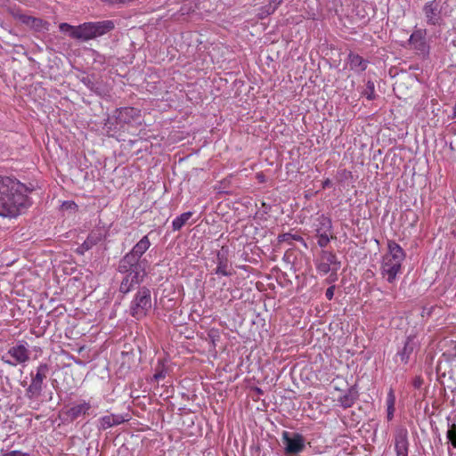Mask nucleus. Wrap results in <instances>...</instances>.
I'll return each instance as SVG.
<instances>
[{
	"label": "nucleus",
	"mask_w": 456,
	"mask_h": 456,
	"mask_svg": "<svg viewBox=\"0 0 456 456\" xmlns=\"http://www.w3.org/2000/svg\"><path fill=\"white\" fill-rule=\"evenodd\" d=\"M350 69L355 72H362L367 69L369 61L357 53L350 52L348 54Z\"/></svg>",
	"instance_id": "nucleus-21"
},
{
	"label": "nucleus",
	"mask_w": 456,
	"mask_h": 456,
	"mask_svg": "<svg viewBox=\"0 0 456 456\" xmlns=\"http://www.w3.org/2000/svg\"><path fill=\"white\" fill-rule=\"evenodd\" d=\"M191 211L184 212L172 222V228L174 231H179L187 223V221L192 216Z\"/></svg>",
	"instance_id": "nucleus-24"
},
{
	"label": "nucleus",
	"mask_w": 456,
	"mask_h": 456,
	"mask_svg": "<svg viewBox=\"0 0 456 456\" xmlns=\"http://www.w3.org/2000/svg\"><path fill=\"white\" fill-rule=\"evenodd\" d=\"M112 422L110 415H105L98 419L97 429L98 431H104L110 428H112Z\"/></svg>",
	"instance_id": "nucleus-27"
},
{
	"label": "nucleus",
	"mask_w": 456,
	"mask_h": 456,
	"mask_svg": "<svg viewBox=\"0 0 456 456\" xmlns=\"http://www.w3.org/2000/svg\"><path fill=\"white\" fill-rule=\"evenodd\" d=\"M422 12L427 25L442 27L444 24L442 6L436 0L427 2L422 7Z\"/></svg>",
	"instance_id": "nucleus-8"
},
{
	"label": "nucleus",
	"mask_w": 456,
	"mask_h": 456,
	"mask_svg": "<svg viewBox=\"0 0 456 456\" xmlns=\"http://www.w3.org/2000/svg\"><path fill=\"white\" fill-rule=\"evenodd\" d=\"M92 408L90 402L80 400L78 403L72 405L70 408L62 411L63 420L73 422L80 416L88 415Z\"/></svg>",
	"instance_id": "nucleus-12"
},
{
	"label": "nucleus",
	"mask_w": 456,
	"mask_h": 456,
	"mask_svg": "<svg viewBox=\"0 0 456 456\" xmlns=\"http://www.w3.org/2000/svg\"><path fill=\"white\" fill-rule=\"evenodd\" d=\"M335 286H330L326 289L325 296L327 299L331 300L334 296Z\"/></svg>",
	"instance_id": "nucleus-37"
},
{
	"label": "nucleus",
	"mask_w": 456,
	"mask_h": 456,
	"mask_svg": "<svg viewBox=\"0 0 456 456\" xmlns=\"http://www.w3.org/2000/svg\"><path fill=\"white\" fill-rule=\"evenodd\" d=\"M220 331L218 329H210L208 332L207 340L211 344V347L216 349V342L220 340Z\"/></svg>",
	"instance_id": "nucleus-26"
},
{
	"label": "nucleus",
	"mask_w": 456,
	"mask_h": 456,
	"mask_svg": "<svg viewBox=\"0 0 456 456\" xmlns=\"http://www.w3.org/2000/svg\"><path fill=\"white\" fill-rule=\"evenodd\" d=\"M283 0H270L269 2L274 6V8H278Z\"/></svg>",
	"instance_id": "nucleus-44"
},
{
	"label": "nucleus",
	"mask_w": 456,
	"mask_h": 456,
	"mask_svg": "<svg viewBox=\"0 0 456 456\" xmlns=\"http://www.w3.org/2000/svg\"><path fill=\"white\" fill-rule=\"evenodd\" d=\"M282 443L284 444L285 453L289 456H294L305 448V438L299 433H282Z\"/></svg>",
	"instance_id": "nucleus-7"
},
{
	"label": "nucleus",
	"mask_w": 456,
	"mask_h": 456,
	"mask_svg": "<svg viewBox=\"0 0 456 456\" xmlns=\"http://www.w3.org/2000/svg\"><path fill=\"white\" fill-rule=\"evenodd\" d=\"M50 372V366L47 363H40L35 371L30 373V384L25 391V396L29 400H35L41 396L45 387V380Z\"/></svg>",
	"instance_id": "nucleus-6"
},
{
	"label": "nucleus",
	"mask_w": 456,
	"mask_h": 456,
	"mask_svg": "<svg viewBox=\"0 0 456 456\" xmlns=\"http://www.w3.org/2000/svg\"><path fill=\"white\" fill-rule=\"evenodd\" d=\"M395 450L396 456H408L409 441L407 429L401 428L396 431L395 435Z\"/></svg>",
	"instance_id": "nucleus-13"
},
{
	"label": "nucleus",
	"mask_w": 456,
	"mask_h": 456,
	"mask_svg": "<svg viewBox=\"0 0 456 456\" xmlns=\"http://www.w3.org/2000/svg\"><path fill=\"white\" fill-rule=\"evenodd\" d=\"M229 248L227 246H223L216 253V257H228Z\"/></svg>",
	"instance_id": "nucleus-36"
},
{
	"label": "nucleus",
	"mask_w": 456,
	"mask_h": 456,
	"mask_svg": "<svg viewBox=\"0 0 456 456\" xmlns=\"http://www.w3.org/2000/svg\"><path fill=\"white\" fill-rule=\"evenodd\" d=\"M427 34L426 28H417L411 33L408 39V45L411 48L423 56L428 55L430 50L429 44L427 40Z\"/></svg>",
	"instance_id": "nucleus-10"
},
{
	"label": "nucleus",
	"mask_w": 456,
	"mask_h": 456,
	"mask_svg": "<svg viewBox=\"0 0 456 456\" xmlns=\"http://www.w3.org/2000/svg\"><path fill=\"white\" fill-rule=\"evenodd\" d=\"M416 347V337L411 335L408 336L404 341L403 346L398 350L396 355L400 358L403 363L407 364Z\"/></svg>",
	"instance_id": "nucleus-14"
},
{
	"label": "nucleus",
	"mask_w": 456,
	"mask_h": 456,
	"mask_svg": "<svg viewBox=\"0 0 456 456\" xmlns=\"http://www.w3.org/2000/svg\"><path fill=\"white\" fill-rule=\"evenodd\" d=\"M7 354L15 359L18 363H24L29 360V350L25 341H20L9 348Z\"/></svg>",
	"instance_id": "nucleus-15"
},
{
	"label": "nucleus",
	"mask_w": 456,
	"mask_h": 456,
	"mask_svg": "<svg viewBox=\"0 0 456 456\" xmlns=\"http://www.w3.org/2000/svg\"><path fill=\"white\" fill-rule=\"evenodd\" d=\"M115 28V21L111 20L84 22L78 26H73L66 22L59 25L61 32L66 33L72 39L80 42L96 39L111 32Z\"/></svg>",
	"instance_id": "nucleus-3"
},
{
	"label": "nucleus",
	"mask_w": 456,
	"mask_h": 456,
	"mask_svg": "<svg viewBox=\"0 0 456 456\" xmlns=\"http://www.w3.org/2000/svg\"><path fill=\"white\" fill-rule=\"evenodd\" d=\"M148 261L146 259H138L128 255L123 256L118 261V272L123 274L118 288L119 293L126 295L131 292L135 286L143 282L147 276L146 267Z\"/></svg>",
	"instance_id": "nucleus-2"
},
{
	"label": "nucleus",
	"mask_w": 456,
	"mask_h": 456,
	"mask_svg": "<svg viewBox=\"0 0 456 456\" xmlns=\"http://www.w3.org/2000/svg\"><path fill=\"white\" fill-rule=\"evenodd\" d=\"M341 267V262L338 259L335 253L328 250H322L320 254V261L316 265L317 270L323 274H327L330 271L337 273Z\"/></svg>",
	"instance_id": "nucleus-9"
},
{
	"label": "nucleus",
	"mask_w": 456,
	"mask_h": 456,
	"mask_svg": "<svg viewBox=\"0 0 456 456\" xmlns=\"http://www.w3.org/2000/svg\"><path fill=\"white\" fill-rule=\"evenodd\" d=\"M387 248L388 252L383 256L380 271L381 275L386 278L387 282L394 283L397 274L401 272L405 253L395 240H388Z\"/></svg>",
	"instance_id": "nucleus-4"
},
{
	"label": "nucleus",
	"mask_w": 456,
	"mask_h": 456,
	"mask_svg": "<svg viewBox=\"0 0 456 456\" xmlns=\"http://www.w3.org/2000/svg\"><path fill=\"white\" fill-rule=\"evenodd\" d=\"M216 263L217 265L214 272L215 274L223 276H232L233 274L228 257H216Z\"/></svg>",
	"instance_id": "nucleus-22"
},
{
	"label": "nucleus",
	"mask_w": 456,
	"mask_h": 456,
	"mask_svg": "<svg viewBox=\"0 0 456 456\" xmlns=\"http://www.w3.org/2000/svg\"><path fill=\"white\" fill-rule=\"evenodd\" d=\"M277 9L274 8V6H273V4L270 2L268 4L262 7L263 12L265 13L266 15L273 13Z\"/></svg>",
	"instance_id": "nucleus-34"
},
{
	"label": "nucleus",
	"mask_w": 456,
	"mask_h": 456,
	"mask_svg": "<svg viewBox=\"0 0 456 456\" xmlns=\"http://www.w3.org/2000/svg\"><path fill=\"white\" fill-rule=\"evenodd\" d=\"M424 380L420 376H416L412 380V386L416 389H419L421 386L423 385Z\"/></svg>",
	"instance_id": "nucleus-35"
},
{
	"label": "nucleus",
	"mask_w": 456,
	"mask_h": 456,
	"mask_svg": "<svg viewBox=\"0 0 456 456\" xmlns=\"http://www.w3.org/2000/svg\"><path fill=\"white\" fill-rule=\"evenodd\" d=\"M34 190L17 178L0 175V216L16 217L32 202L28 193Z\"/></svg>",
	"instance_id": "nucleus-1"
},
{
	"label": "nucleus",
	"mask_w": 456,
	"mask_h": 456,
	"mask_svg": "<svg viewBox=\"0 0 456 456\" xmlns=\"http://www.w3.org/2000/svg\"><path fill=\"white\" fill-rule=\"evenodd\" d=\"M452 350L454 351V356H456V345L452 347Z\"/></svg>",
	"instance_id": "nucleus-46"
},
{
	"label": "nucleus",
	"mask_w": 456,
	"mask_h": 456,
	"mask_svg": "<svg viewBox=\"0 0 456 456\" xmlns=\"http://www.w3.org/2000/svg\"><path fill=\"white\" fill-rule=\"evenodd\" d=\"M359 398V393L356 386H352L348 388L347 392L339 396L338 403L344 409L352 407Z\"/></svg>",
	"instance_id": "nucleus-19"
},
{
	"label": "nucleus",
	"mask_w": 456,
	"mask_h": 456,
	"mask_svg": "<svg viewBox=\"0 0 456 456\" xmlns=\"http://www.w3.org/2000/svg\"><path fill=\"white\" fill-rule=\"evenodd\" d=\"M69 205H72V206H74V207H77L76 203H74V202H70V203H69Z\"/></svg>",
	"instance_id": "nucleus-47"
},
{
	"label": "nucleus",
	"mask_w": 456,
	"mask_h": 456,
	"mask_svg": "<svg viewBox=\"0 0 456 456\" xmlns=\"http://www.w3.org/2000/svg\"><path fill=\"white\" fill-rule=\"evenodd\" d=\"M256 391L258 394H260V395H262V394H263L262 389H261V388H259V387H256Z\"/></svg>",
	"instance_id": "nucleus-45"
},
{
	"label": "nucleus",
	"mask_w": 456,
	"mask_h": 456,
	"mask_svg": "<svg viewBox=\"0 0 456 456\" xmlns=\"http://www.w3.org/2000/svg\"><path fill=\"white\" fill-rule=\"evenodd\" d=\"M164 378H165V372H164L163 370H160V371L156 372V373L154 374V379H155L156 380H159V379H164Z\"/></svg>",
	"instance_id": "nucleus-39"
},
{
	"label": "nucleus",
	"mask_w": 456,
	"mask_h": 456,
	"mask_svg": "<svg viewBox=\"0 0 456 456\" xmlns=\"http://www.w3.org/2000/svg\"><path fill=\"white\" fill-rule=\"evenodd\" d=\"M81 83H83L90 91L94 92L97 95H103L105 90L102 86V82L94 74L82 76L79 77Z\"/></svg>",
	"instance_id": "nucleus-17"
},
{
	"label": "nucleus",
	"mask_w": 456,
	"mask_h": 456,
	"mask_svg": "<svg viewBox=\"0 0 456 456\" xmlns=\"http://www.w3.org/2000/svg\"><path fill=\"white\" fill-rule=\"evenodd\" d=\"M23 24L36 32H46L49 30L50 23L41 18L27 15V17H23Z\"/></svg>",
	"instance_id": "nucleus-18"
},
{
	"label": "nucleus",
	"mask_w": 456,
	"mask_h": 456,
	"mask_svg": "<svg viewBox=\"0 0 456 456\" xmlns=\"http://www.w3.org/2000/svg\"><path fill=\"white\" fill-rule=\"evenodd\" d=\"M2 361H3L4 363H6V364H8V365H10V366H16V365H17V363H18V362H12V361H11V360L5 359V357H4V356H2Z\"/></svg>",
	"instance_id": "nucleus-43"
},
{
	"label": "nucleus",
	"mask_w": 456,
	"mask_h": 456,
	"mask_svg": "<svg viewBox=\"0 0 456 456\" xmlns=\"http://www.w3.org/2000/svg\"><path fill=\"white\" fill-rule=\"evenodd\" d=\"M332 185V182L330 179L327 178L322 182V188H330Z\"/></svg>",
	"instance_id": "nucleus-41"
},
{
	"label": "nucleus",
	"mask_w": 456,
	"mask_h": 456,
	"mask_svg": "<svg viewBox=\"0 0 456 456\" xmlns=\"http://www.w3.org/2000/svg\"><path fill=\"white\" fill-rule=\"evenodd\" d=\"M152 310L151 291L146 286H138L127 310L131 317L141 321L150 314Z\"/></svg>",
	"instance_id": "nucleus-5"
},
{
	"label": "nucleus",
	"mask_w": 456,
	"mask_h": 456,
	"mask_svg": "<svg viewBox=\"0 0 456 456\" xmlns=\"http://www.w3.org/2000/svg\"><path fill=\"white\" fill-rule=\"evenodd\" d=\"M292 240H296V241H299L303 244V246L307 248V244L306 242L305 241V240L303 239V237H301L300 235L298 234H292L290 232H285V233H282V234H280L278 236V241L280 243L281 242H287L289 243V245H292Z\"/></svg>",
	"instance_id": "nucleus-23"
},
{
	"label": "nucleus",
	"mask_w": 456,
	"mask_h": 456,
	"mask_svg": "<svg viewBox=\"0 0 456 456\" xmlns=\"http://www.w3.org/2000/svg\"><path fill=\"white\" fill-rule=\"evenodd\" d=\"M362 94L368 100H370V101L374 100L376 98L374 83L372 81L369 80L366 84L365 89L362 91Z\"/></svg>",
	"instance_id": "nucleus-28"
},
{
	"label": "nucleus",
	"mask_w": 456,
	"mask_h": 456,
	"mask_svg": "<svg viewBox=\"0 0 456 456\" xmlns=\"http://www.w3.org/2000/svg\"><path fill=\"white\" fill-rule=\"evenodd\" d=\"M446 437L448 441L451 443L453 448L456 449V424L452 423L449 425L448 430L446 432Z\"/></svg>",
	"instance_id": "nucleus-29"
},
{
	"label": "nucleus",
	"mask_w": 456,
	"mask_h": 456,
	"mask_svg": "<svg viewBox=\"0 0 456 456\" xmlns=\"http://www.w3.org/2000/svg\"><path fill=\"white\" fill-rule=\"evenodd\" d=\"M103 234L100 230L92 231L86 240L76 249L78 255H84L86 251L97 245L103 239Z\"/></svg>",
	"instance_id": "nucleus-16"
},
{
	"label": "nucleus",
	"mask_w": 456,
	"mask_h": 456,
	"mask_svg": "<svg viewBox=\"0 0 456 456\" xmlns=\"http://www.w3.org/2000/svg\"><path fill=\"white\" fill-rule=\"evenodd\" d=\"M387 419L391 420L394 417L395 407H392V408L387 407Z\"/></svg>",
	"instance_id": "nucleus-40"
},
{
	"label": "nucleus",
	"mask_w": 456,
	"mask_h": 456,
	"mask_svg": "<svg viewBox=\"0 0 456 456\" xmlns=\"http://www.w3.org/2000/svg\"><path fill=\"white\" fill-rule=\"evenodd\" d=\"M110 417L113 427L120 425L127 420L122 415L119 414H110Z\"/></svg>",
	"instance_id": "nucleus-32"
},
{
	"label": "nucleus",
	"mask_w": 456,
	"mask_h": 456,
	"mask_svg": "<svg viewBox=\"0 0 456 456\" xmlns=\"http://www.w3.org/2000/svg\"><path fill=\"white\" fill-rule=\"evenodd\" d=\"M117 125L131 124L141 118V110L134 107L116 109L113 115Z\"/></svg>",
	"instance_id": "nucleus-11"
},
{
	"label": "nucleus",
	"mask_w": 456,
	"mask_h": 456,
	"mask_svg": "<svg viewBox=\"0 0 456 456\" xmlns=\"http://www.w3.org/2000/svg\"><path fill=\"white\" fill-rule=\"evenodd\" d=\"M9 13L15 19L20 20L22 24L24 23L23 17H27V14L21 12L20 9L18 7H10L8 9Z\"/></svg>",
	"instance_id": "nucleus-30"
},
{
	"label": "nucleus",
	"mask_w": 456,
	"mask_h": 456,
	"mask_svg": "<svg viewBox=\"0 0 456 456\" xmlns=\"http://www.w3.org/2000/svg\"><path fill=\"white\" fill-rule=\"evenodd\" d=\"M319 227L316 229V232H328L332 229L331 219L324 215H322L319 218Z\"/></svg>",
	"instance_id": "nucleus-25"
},
{
	"label": "nucleus",
	"mask_w": 456,
	"mask_h": 456,
	"mask_svg": "<svg viewBox=\"0 0 456 456\" xmlns=\"http://www.w3.org/2000/svg\"><path fill=\"white\" fill-rule=\"evenodd\" d=\"M25 454L22 453L20 451H12V452H9L5 454H4L3 456H24Z\"/></svg>",
	"instance_id": "nucleus-38"
},
{
	"label": "nucleus",
	"mask_w": 456,
	"mask_h": 456,
	"mask_svg": "<svg viewBox=\"0 0 456 456\" xmlns=\"http://www.w3.org/2000/svg\"><path fill=\"white\" fill-rule=\"evenodd\" d=\"M262 208H264V213L265 214H267L270 210H271V205L265 203V202H262Z\"/></svg>",
	"instance_id": "nucleus-42"
},
{
	"label": "nucleus",
	"mask_w": 456,
	"mask_h": 456,
	"mask_svg": "<svg viewBox=\"0 0 456 456\" xmlns=\"http://www.w3.org/2000/svg\"><path fill=\"white\" fill-rule=\"evenodd\" d=\"M151 241L147 235L143 236L126 255L138 259H143V254L149 249Z\"/></svg>",
	"instance_id": "nucleus-20"
},
{
	"label": "nucleus",
	"mask_w": 456,
	"mask_h": 456,
	"mask_svg": "<svg viewBox=\"0 0 456 456\" xmlns=\"http://www.w3.org/2000/svg\"><path fill=\"white\" fill-rule=\"evenodd\" d=\"M317 236H318L317 243H318L319 247L325 248L330 242V237L328 236V233L327 232H320V233H317Z\"/></svg>",
	"instance_id": "nucleus-31"
},
{
	"label": "nucleus",
	"mask_w": 456,
	"mask_h": 456,
	"mask_svg": "<svg viewBox=\"0 0 456 456\" xmlns=\"http://www.w3.org/2000/svg\"><path fill=\"white\" fill-rule=\"evenodd\" d=\"M395 396L394 391L392 389H390V391L387 394V406L388 408H392V407H395Z\"/></svg>",
	"instance_id": "nucleus-33"
}]
</instances>
